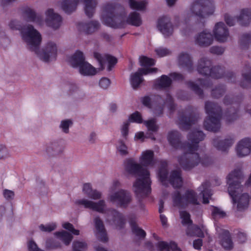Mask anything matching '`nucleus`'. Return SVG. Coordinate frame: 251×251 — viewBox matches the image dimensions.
Masks as SVG:
<instances>
[{
    "label": "nucleus",
    "instance_id": "nucleus-41",
    "mask_svg": "<svg viewBox=\"0 0 251 251\" xmlns=\"http://www.w3.org/2000/svg\"><path fill=\"white\" fill-rule=\"evenodd\" d=\"M129 222L132 233L138 238H144L146 236L145 231L137 226L134 220H130Z\"/></svg>",
    "mask_w": 251,
    "mask_h": 251
},
{
    "label": "nucleus",
    "instance_id": "nucleus-4",
    "mask_svg": "<svg viewBox=\"0 0 251 251\" xmlns=\"http://www.w3.org/2000/svg\"><path fill=\"white\" fill-rule=\"evenodd\" d=\"M121 186L122 184L119 180H113L109 188L107 200L110 202L116 203L121 207L126 208L131 201V195L126 190L118 189Z\"/></svg>",
    "mask_w": 251,
    "mask_h": 251
},
{
    "label": "nucleus",
    "instance_id": "nucleus-16",
    "mask_svg": "<svg viewBox=\"0 0 251 251\" xmlns=\"http://www.w3.org/2000/svg\"><path fill=\"white\" fill-rule=\"evenodd\" d=\"M157 71V69L156 68H153V69H139L137 72L132 74L130 75V82L132 88L136 89L140 86L144 80L142 76L143 75L155 73Z\"/></svg>",
    "mask_w": 251,
    "mask_h": 251
},
{
    "label": "nucleus",
    "instance_id": "nucleus-63",
    "mask_svg": "<svg viewBox=\"0 0 251 251\" xmlns=\"http://www.w3.org/2000/svg\"><path fill=\"white\" fill-rule=\"evenodd\" d=\"M156 248L159 251H169V243L165 241H158L156 244Z\"/></svg>",
    "mask_w": 251,
    "mask_h": 251
},
{
    "label": "nucleus",
    "instance_id": "nucleus-14",
    "mask_svg": "<svg viewBox=\"0 0 251 251\" xmlns=\"http://www.w3.org/2000/svg\"><path fill=\"white\" fill-rule=\"evenodd\" d=\"M28 22L33 23L35 25H46L54 29H57L61 25L62 19L61 17H27Z\"/></svg>",
    "mask_w": 251,
    "mask_h": 251
},
{
    "label": "nucleus",
    "instance_id": "nucleus-12",
    "mask_svg": "<svg viewBox=\"0 0 251 251\" xmlns=\"http://www.w3.org/2000/svg\"><path fill=\"white\" fill-rule=\"evenodd\" d=\"M199 130H195L190 133L188 135V142L186 144H182L180 143V135L179 133L175 130L171 131L168 133V140L170 144V145L175 148L178 149L181 148L184 151V153L181 156H180L178 158V161L179 162V159L183 158L184 155L187 153V151L185 150V147L187 146L188 144H191L192 147L193 146V144L192 142L189 140V137L190 135H193L194 138H197L198 137V134L197 133Z\"/></svg>",
    "mask_w": 251,
    "mask_h": 251
},
{
    "label": "nucleus",
    "instance_id": "nucleus-8",
    "mask_svg": "<svg viewBox=\"0 0 251 251\" xmlns=\"http://www.w3.org/2000/svg\"><path fill=\"white\" fill-rule=\"evenodd\" d=\"M197 70L200 74L205 76L210 75L215 78L222 77L225 73L224 68L220 66L211 68V61L205 58L200 60Z\"/></svg>",
    "mask_w": 251,
    "mask_h": 251
},
{
    "label": "nucleus",
    "instance_id": "nucleus-49",
    "mask_svg": "<svg viewBox=\"0 0 251 251\" xmlns=\"http://www.w3.org/2000/svg\"><path fill=\"white\" fill-rule=\"evenodd\" d=\"M186 233L190 236H196L199 237H202L204 236L203 233L201 229L197 226H195L193 227L192 231H191L190 228H188L186 231Z\"/></svg>",
    "mask_w": 251,
    "mask_h": 251
},
{
    "label": "nucleus",
    "instance_id": "nucleus-53",
    "mask_svg": "<svg viewBox=\"0 0 251 251\" xmlns=\"http://www.w3.org/2000/svg\"><path fill=\"white\" fill-rule=\"evenodd\" d=\"M11 156L10 150L4 145H0V159H5Z\"/></svg>",
    "mask_w": 251,
    "mask_h": 251
},
{
    "label": "nucleus",
    "instance_id": "nucleus-24",
    "mask_svg": "<svg viewBox=\"0 0 251 251\" xmlns=\"http://www.w3.org/2000/svg\"><path fill=\"white\" fill-rule=\"evenodd\" d=\"M235 141V138L233 136H228L223 140H220L218 138L213 140L214 146L218 150L222 151H226Z\"/></svg>",
    "mask_w": 251,
    "mask_h": 251
},
{
    "label": "nucleus",
    "instance_id": "nucleus-35",
    "mask_svg": "<svg viewBox=\"0 0 251 251\" xmlns=\"http://www.w3.org/2000/svg\"><path fill=\"white\" fill-rule=\"evenodd\" d=\"M172 79L166 75H162L154 81V87L156 89H163L169 87L172 83Z\"/></svg>",
    "mask_w": 251,
    "mask_h": 251
},
{
    "label": "nucleus",
    "instance_id": "nucleus-43",
    "mask_svg": "<svg viewBox=\"0 0 251 251\" xmlns=\"http://www.w3.org/2000/svg\"><path fill=\"white\" fill-rule=\"evenodd\" d=\"M128 1L130 7L132 9L143 11L146 9L147 2L145 0L137 1L135 0H128Z\"/></svg>",
    "mask_w": 251,
    "mask_h": 251
},
{
    "label": "nucleus",
    "instance_id": "nucleus-6",
    "mask_svg": "<svg viewBox=\"0 0 251 251\" xmlns=\"http://www.w3.org/2000/svg\"><path fill=\"white\" fill-rule=\"evenodd\" d=\"M21 33L27 48L32 51L37 52L42 41L41 35L39 32L33 25L28 24L23 26Z\"/></svg>",
    "mask_w": 251,
    "mask_h": 251
},
{
    "label": "nucleus",
    "instance_id": "nucleus-46",
    "mask_svg": "<svg viewBox=\"0 0 251 251\" xmlns=\"http://www.w3.org/2000/svg\"><path fill=\"white\" fill-rule=\"evenodd\" d=\"M180 217L181 219V223L183 226H187L188 227L192 225V221L190 219V214L185 211L180 212Z\"/></svg>",
    "mask_w": 251,
    "mask_h": 251
},
{
    "label": "nucleus",
    "instance_id": "nucleus-20",
    "mask_svg": "<svg viewBox=\"0 0 251 251\" xmlns=\"http://www.w3.org/2000/svg\"><path fill=\"white\" fill-rule=\"evenodd\" d=\"M107 220L110 224L115 225L117 229L123 228L126 223L123 216L115 209L108 211Z\"/></svg>",
    "mask_w": 251,
    "mask_h": 251
},
{
    "label": "nucleus",
    "instance_id": "nucleus-48",
    "mask_svg": "<svg viewBox=\"0 0 251 251\" xmlns=\"http://www.w3.org/2000/svg\"><path fill=\"white\" fill-rule=\"evenodd\" d=\"M87 244L79 240H75L72 244L73 251H84L87 249Z\"/></svg>",
    "mask_w": 251,
    "mask_h": 251
},
{
    "label": "nucleus",
    "instance_id": "nucleus-17",
    "mask_svg": "<svg viewBox=\"0 0 251 251\" xmlns=\"http://www.w3.org/2000/svg\"><path fill=\"white\" fill-rule=\"evenodd\" d=\"M78 205H82L85 208H89L100 213H104L106 207L105 201L103 200H100L98 202H95L85 199L79 200L76 201Z\"/></svg>",
    "mask_w": 251,
    "mask_h": 251
},
{
    "label": "nucleus",
    "instance_id": "nucleus-55",
    "mask_svg": "<svg viewBox=\"0 0 251 251\" xmlns=\"http://www.w3.org/2000/svg\"><path fill=\"white\" fill-rule=\"evenodd\" d=\"M46 247L49 250H54L61 247V244L58 241L52 239H48L46 241Z\"/></svg>",
    "mask_w": 251,
    "mask_h": 251
},
{
    "label": "nucleus",
    "instance_id": "nucleus-58",
    "mask_svg": "<svg viewBox=\"0 0 251 251\" xmlns=\"http://www.w3.org/2000/svg\"><path fill=\"white\" fill-rule=\"evenodd\" d=\"M188 86L197 95H198L201 97H202V90L201 89L200 86L198 85V84H196L193 82L190 81L188 83Z\"/></svg>",
    "mask_w": 251,
    "mask_h": 251
},
{
    "label": "nucleus",
    "instance_id": "nucleus-22",
    "mask_svg": "<svg viewBox=\"0 0 251 251\" xmlns=\"http://www.w3.org/2000/svg\"><path fill=\"white\" fill-rule=\"evenodd\" d=\"M76 26L78 30L87 34L94 33L100 27V23L96 21H90L85 23L79 22Z\"/></svg>",
    "mask_w": 251,
    "mask_h": 251
},
{
    "label": "nucleus",
    "instance_id": "nucleus-29",
    "mask_svg": "<svg viewBox=\"0 0 251 251\" xmlns=\"http://www.w3.org/2000/svg\"><path fill=\"white\" fill-rule=\"evenodd\" d=\"M45 151L49 155H56L62 152L63 147L58 142H50L46 145Z\"/></svg>",
    "mask_w": 251,
    "mask_h": 251
},
{
    "label": "nucleus",
    "instance_id": "nucleus-19",
    "mask_svg": "<svg viewBox=\"0 0 251 251\" xmlns=\"http://www.w3.org/2000/svg\"><path fill=\"white\" fill-rule=\"evenodd\" d=\"M237 155L239 157H245L251 152V138L245 137L240 140L236 147Z\"/></svg>",
    "mask_w": 251,
    "mask_h": 251
},
{
    "label": "nucleus",
    "instance_id": "nucleus-33",
    "mask_svg": "<svg viewBox=\"0 0 251 251\" xmlns=\"http://www.w3.org/2000/svg\"><path fill=\"white\" fill-rule=\"evenodd\" d=\"M79 73L84 76L94 75L97 74V70L85 60L78 68Z\"/></svg>",
    "mask_w": 251,
    "mask_h": 251
},
{
    "label": "nucleus",
    "instance_id": "nucleus-1",
    "mask_svg": "<svg viewBox=\"0 0 251 251\" xmlns=\"http://www.w3.org/2000/svg\"><path fill=\"white\" fill-rule=\"evenodd\" d=\"M244 178V175L241 167L234 169L226 177L228 194L233 202L237 204V209L239 211L247 209L250 199L247 192V187L241 184Z\"/></svg>",
    "mask_w": 251,
    "mask_h": 251
},
{
    "label": "nucleus",
    "instance_id": "nucleus-47",
    "mask_svg": "<svg viewBox=\"0 0 251 251\" xmlns=\"http://www.w3.org/2000/svg\"><path fill=\"white\" fill-rule=\"evenodd\" d=\"M140 65L145 67L144 69H150V66H153L155 64L154 59L148 58L146 56H142L140 58Z\"/></svg>",
    "mask_w": 251,
    "mask_h": 251
},
{
    "label": "nucleus",
    "instance_id": "nucleus-52",
    "mask_svg": "<svg viewBox=\"0 0 251 251\" xmlns=\"http://www.w3.org/2000/svg\"><path fill=\"white\" fill-rule=\"evenodd\" d=\"M144 124L146 125L149 131L155 132L157 130L158 126L156 124L155 119H152L144 121Z\"/></svg>",
    "mask_w": 251,
    "mask_h": 251
},
{
    "label": "nucleus",
    "instance_id": "nucleus-2",
    "mask_svg": "<svg viewBox=\"0 0 251 251\" xmlns=\"http://www.w3.org/2000/svg\"><path fill=\"white\" fill-rule=\"evenodd\" d=\"M125 172L137 177L133 183V189L137 197L142 198L151 192V180L149 171L132 158H128L124 162Z\"/></svg>",
    "mask_w": 251,
    "mask_h": 251
},
{
    "label": "nucleus",
    "instance_id": "nucleus-25",
    "mask_svg": "<svg viewBox=\"0 0 251 251\" xmlns=\"http://www.w3.org/2000/svg\"><path fill=\"white\" fill-rule=\"evenodd\" d=\"M94 223L97 238L102 242L107 241L108 237L102 220L99 217H97L94 219Z\"/></svg>",
    "mask_w": 251,
    "mask_h": 251
},
{
    "label": "nucleus",
    "instance_id": "nucleus-27",
    "mask_svg": "<svg viewBox=\"0 0 251 251\" xmlns=\"http://www.w3.org/2000/svg\"><path fill=\"white\" fill-rule=\"evenodd\" d=\"M82 191L85 196L94 200H100L102 198V193L96 189H93L90 183L83 185Z\"/></svg>",
    "mask_w": 251,
    "mask_h": 251
},
{
    "label": "nucleus",
    "instance_id": "nucleus-21",
    "mask_svg": "<svg viewBox=\"0 0 251 251\" xmlns=\"http://www.w3.org/2000/svg\"><path fill=\"white\" fill-rule=\"evenodd\" d=\"M158 29L165 37L171 35L173 32V26L168 17H161L157 24Z\"/></svg>",
    "mask_w": 251,
    "mask_h": 251
},
{
    "label": "nucleus",
    "instance_id": "nucleus-30",
    "mask_svg": "<svg viewBox=\"0 0 251 251\" xmlns=\"http://www.w3.org/2000/svg\"><path fill=\"white\" fill-rule=\"evenodd\" d=\"M153 151L151 150H146L142 152L139 160L141 164L144 166H153L154 164L153 158Z\"/></svg>",
    "mask_w": 251,
    "mask_h": 251
},
{
    "label": "nucleus",
    "instance_id": "nucleus-37",
    "mask_svg": "<svg viewBox=\"0 0 251 251\" xmlns=\"http://www.w3.org/2000/svg\"><path fill=\"white\" fill-rule=\"evenodd\" d=\"M210 184L209 182H205L199 187V191L202 194L203 197V203L206 204L209 202V199L212 195L210 189H209Z\"/></svg>",
    "mask_w": 251,
    "mask_h": 251
},
{
    "label": "nucleus",
    "instance_id": "nucleus-3",
    "mask_svg": "<svg viewBox=\"0 0 251 251\" xmlns=\"http://www.w3.org/2000/svg\"><path fill=\"white\" fill-rule=\"evenodd\" d=\"M197 133L198 134L197 138H194L193 135H190L189 139L192 142L193 146L189 144L185 147L187 153L184 155L183 158L179 159L180 165L186 170H190L200 163L206 167L212 164L214 162L213 158L210 156L204 155L200 157L198 153L195 152L198 150L199 143L204 138V134L201 131H198Z\"/></svg>",
    "mask_w": 251,
    "mask_h": 251
},
{
    "label": "nucleus",
    "instance_id": "nucleus-23",
    "mask_svg": "<svg viewBox=\"0 0 251 251\" xmlns=\"http://www.w3.org/2000/svg\"><path fill=\"white\" fill-rule=\"evenodd\" d=\"M213 41L212 35L205 31L199 33L195 37V44L203 47L210 46L212 44Z\"/></svg>",
    "mask_w": 251,
    "mask_h": 251
},
{
    "label": "nucleus",
    "instance_id": "nucleus-31",
    "mask_svg": "<svg viewBox=\"0 0 251 251\" xmlns=\"http://www.w3.org/2000/svg\"><path fill=\"white\" fill-rule=\"evenodd\" d=\"M84 60L83 53L79 50L76 51L68 58L69 63L74 68H78Z\"/></svg>",
    "mask_w": 251,
    "mask_h": 251
},
{
    "label": "nucleus",
    "instance_id": "nucleus-7",
    "mask_svg": "<svg viewBox=\"0 0 251 251\" xmlns=\"http://www.w3.org/2000/svg\"><path fill=\"white\" fill-rule=\"evenodd\" d=\"M126 20V23L134 26H139L142 21L140 17H102V23L109 26L113 28H121L124 26Z\"/></svg>",
    "mask_w": 251,
    "mask_h": 251
},
{
    "label": "nucleus",
    "instance_id": "nucleus-42",
    "mask_svg": "<svg viewBox=\"0 0 251 251\" xmlns=\"http://www.w3.org/2000/svg\"><path fill=\"white\" fill-rule=\"evenodd\" d=\"M238 117L237 111L231 106L229 110L224 115V118L227 123H230L235 120Z\"/></svg>",
    "mask_w": 251,
    "mask_h": 251
},
{
    "label": "nucleus",
    "instance_id": "nucleus-64",
    "mask_svg": "<svg viewBox=\"0 0 251 251\" xmlns=\"http://www.w3.org/2000/svg\"><path fill=\"white\" fill-rule=\"evenodd\" d=\"M110 80L106 77L101 78L99 81V86L103 89H106L110 85Z\"/></svg>",
    "mask_w": 251,
    "mask_h": 251
},
{
    "label": "nucleus",
    "instance_id": "nucleus-15",
    "mask_svg": "<svg viewBox=\"0 0 251 251\" xmlns=\"http://www.w3.org/2000/svg\"><path fill=\"white\" fill-rule=\"evenodd\" d=\"M198 119V117L195 114L191 108L182 112L178 116V124L180 128L186 130L195 124Z\"/></svg>",
    "mask_w": 251,
    "mask_h": 251
},
{
    "label": "nucleus",
    "instance_id": "nucleus-40",
    "mask_svg": "<svg viewBox=\"0 0 251 251\" xmlns=\"http://www.w3.org/2000/svg\"><path fill=\"white\" fill-rule=\"evenodd\" d=\"M54 235L66 246L70 244L73 238L71 234L65 230L56 232Z\"/></svg>",
    "mask_w": 251,
    "mask_h": 251
},
{
    "label": "nucleus",
    "instance_id": "nucleus-62",
    "mask_svg": "<svg viewBox=\"0 0 251 251\" xmlns=\"http://www.w3.org/2000/svg\"><path fill=\"white\" fill-rule=\"evenodd\" d=\"M24 26V25H22L19 21L16 20H11L9 24V26L11 29L13 30H21V31Z\"/></svg>",
    "mask_w": 251,
    "mask_h": 251
},
{
    "label": "nucleus",
    "instance_id": "nucleus-11",
    "mask_svg": "<svg viewBox=\"0 0 251 251\" xmlns=\"http://www.w3.org/2000/svg\"><path fill=\"white\" fill-rule=\"evenodd\" d=\"M173 199L174 204L178 207H185L189 204H199L197 194L192 190H187L183 195L179 192H176Z\"/></svg>",
    "mask_w": 251,
    "mask_h": 251
},
{
    "label": "nucleus",
    "instance_id": "nucleus-36",
    "mask_svg": "<svg viewBox=\"0 0 251 251\" xmlns=\"http://www.w3.org/2000/svg\"><path fill=\"white\" fill-rule=\"evenodd\" d=\"M94 56L96 58L98 59L101 65H102V62L104 60H105L108 63V66L107 68V70L110 71L112 70L113 67L117 63V60L116 58L110 56V55H105L104 56V59L103 58L101 55L99 53H95Z\"/></svg>",
    "mask_w": 251,
    "mask_h": 251
},
{
    "label": "nucleus",
    "instance_id": "nucleus-10",
    "mask_svg": "<svg viewBox=\"0 0 251 251\" xmlns=\"http://www.w3.org/2000/svg\"><path fill=\"white\" fill-rule=\"evenodd\" d=\"M190 9L194 16H211L214 13L215 6L212 0H196Z\"/></svg>",
    "mask_w": 251,
    "mask_h": 251
},
{
    "label": "nucleus",
    "instance_id": "nucleus-57",
    "mask_svg": "<svg viewBox=\"0 0 251 251\" xmlns=\"http://www.w3.org/2000/svg\"><path fill=\"white\" fill-rule=\"evenodd\" d=\"M225 92V89L223 86L216 87L212 90V95L213 97L219 98L222 96Z\"/></svg>",
    "mask_w": 251,
    "mask_h": 251
},
{
    "label": "nucleus",
    "instance_id": "nucleus-50",
    "mask_svg": "<svg viewBox=\"0 0 251 251\" xmlns=\"http://www.w3.org/2000/svg\"><path fill=\"white\" fill-rule=\"evenodd\" d=\"M72 125V121L70 119H67L62 120L61 122L59 127L63 132L68 133L69 132V127Z\"/></svg>",
    "mask_w": 251,
    "mask_h": 251
},
{
    "label": "nucleus",
    "instance_id": "nucleus-56",
    "mask_svg": "<svg viewBox=\"0 0 251 251\" xmlns=\"http://www.w3.org/2000/svg\"><path fill=\"white\" fill-rule=\"evenodd\" d=\"M163 104L164 106H167L168 107L170 112H173L175 108V105L174 103L173 99L172 96L169 94L167 95L166 100L163 102Z\"/></svg>",
    "mask_w": 251,
    "mask_h": 251
},
{
    "label": "nucleus",
    "instance_id": "nucleus-32",
    "mask_svg": "<svg viewBox=\"0 0 251 251\" xmlns=\"http://www.w3.org/2000/svg\"><path fill=\"white\" fill-rule=\"evenodd\" d=\"M221 238L220 244L225 250L230 251L233 248L234 244L228 231L223 230Z\"/></svg>",
    "mask_w": 251,
    "mask_h": 251
},
{
    "label": "nucleus",
    "instance_id": "nucleus-54",
    "mask_svg": "<svg viewBox=\"0 0 251 251\" xmlns=\"http://www.w3.org/2000/svg\"><path fill=\"white\" fill-rule=\"evenodd\" d=\"M57 227L56 224L55 223H51L47 225H41L39 227L41 231L43 232H51L56 229Z\"/></svg>",
    "mask_w": 251,
    "mask_h": 251
},
{
    "label": "nucleus",
    "instance_id": "nucleus-28",
    "mask_svg": "<svg viewBox=\"0 0 251 251\" xmlns=\"http://www.w3.org/2000/svg\"><path fill=\"white\" fill-rule=\"evenodd\" d=\"M225 21L229 26H233L237 22L240 25L247 26L251 23V17H226Z\"/></svg>",
    "mask_w": 251,
    "mask_h": 251
},
{
    "label": "nucleus",
    "instance_id": "nucleus-34",
    "mask_svg": "<svg viewBox=\"0 0 251 251\" xmlns=\"http://www.w3.org/2000/svg\"><path fill=\"white\" fill-rule=\"evenodd\" d=\"M79 0H63L61 2V8L67 14H69L75 11Z\"/></svg>",
    "mask_w": 251,
    "mask_h": 251
},
{
    "label": "nucleus",
    "instance_id": "nucleus-5",
    "mask_svg": "<svg viewBox=\"0 0 251 251\" xmlns=\"http://www.w3.org/2000/svg\"><path fill=\"white\" fill-rule=\"evenodd\" d=\"M205 110L208 118L204 122V126L209 131L216 132L220 128V120L222 117V109L216 103L206 101Z\"/></svg>",
    "mask_w": 251,
    "mask_h": 251
},
{
    "label": "nucleus",
    "instance_id": "nucleus-45",
    "mask_svg": "<svg viewBox=\"0 0 251 251\" xmlns=\"http://www.w3.org/2000/svg\"><path fill=\"white\" fill-rule=\"evenodd\" d=\"M116 149L117 152L122 156H126L128 154V148L122 140L117 142Z\"/></svg>",
    "mask_w": 251,
    "mask_h": 251
},
{
    "label": "nucleus",
    "instance_id": "nucleus-59",
    "mask_svg": "<svg viewBox=\"0 0 251 251\" xmlns=\"http://www.w3.org/2000/svg\"><path fill=\"white\" fill-rule=\"evenodd\" d=\"M155 51L156 55L159 57H164L171 53V51L163 47H159L156 49Z\"/></svg>",
    "mask_w": 251,
    "mask_h": 251
},
{
    "label": "nucleus",
    "instance_id": "nucleus-18",
    "mask_svg": "<svg viewBox=\"0 0 251 251\" xmlns=\"http://www.w3.org/2000/svg\"><path fill=\"white\" fill-rule=\"evenodd\" d=\"M213 33L216 40L221 43L226 42L230 37L228 29L222 22L215 25Z\"/></svg>",
    "mask_w": 251,
    "mask_h": 251
},
{
    "label": "nucleus",
    "instance_id": "nucleus-39",
    "mask_svg": "<svg viewBox=\"0 0 251 251\" xmlns=\"http://www.w3.org/2000/svg\"><path fill=\"white\" fill-rule=\"evenodd\" d=\"M84 3L86 16H93L97 5V0H84Z\"/></svg>",
    "mask_w": 251,
    "mask_h": 251
},
{
    "label": "nucleus",
    "instance_id": "nucleus-44",
    "mask_svg": "<svg viewBox=\"0 0 251 251\" xmlns=\"http://www.w3.org/2000/svg\"><path fill=\"white\" fill-rule=\"evenodd\" d=\"M117 6V4L115 3L107 2L103 5L102 9L106 14V16H115L114 13Z\"/></svg>",
    "mask_w": 251,
    "mask_h": 251
},
{
    "label": "nucleus",
    "instance_id": "nucleus-60",
    "mask_svg": "<svg viewBox=\"0 0 251 251\" xmlns=\"http://www.w3.org/2000/svg\"><path fill=\"white\" fill-rule=\"evenodd\" d=\"M62 226L65 229L69 230L72 234L75 235H78L79 234V230L75 229L73 225L69 223H65L62 224Z\"/></svg>",
    "mask_w": 251,
    "mask_h": 251
},
{
    "label": "nucleus",
    "instance_id": "nucleus-51",
    "mask_svg": "<svg viewBox=\"0 0 251 251\" xmlns=\"http://www.w3.org/2000/svg\"><path fill=\"white\" fill-rule=\"evenodd\" d=\"M127 122L129 123L130 122H134L141 124L143 123V119L141 114L138 111H136L129 116Z\"/></svg>",
    "mask_w": 251,
    "mask_h": 251
},
{
    "label": "nucleus",
    "instance_id": "nucleus-38",
    "mask_svg": "<svg viewBox=\"0 0 251 251\" xmlns=\"http://www.w3.org/2000/svg\"><path fill=\"white\" fill-rule=\"evenodd\" d=\"M243 80L241 82V86L243 88L251 87V68L246 66L242 74Z\"/></svg>",
    "mask_w": 251,
    "mask_h": 251
},
{
    "label": "nucleus",
    "instance_id": "nucleus-26",
    "mask_svg": "<svg viewBox=\"0 0 251 251\" xmlns=\"http://www.w3.org/2000/svg\"><path fill=\"white\" fill-rule=\"evenodd\" d=\"M179 66L187 70L190 71L193 69V61L191 55L185 52H181L178 56Z\"/></svg>",
    "mask_w": 251,
    "mask_h": 251
},
{
    "label": "nucleus",
    "instance_id": "nucleus-61",
    "mask_svg": "<svg viewBox=\"0 0 251 251\" xmlns=\"http://www.w3.org/2000/svg\"><path fill=\"white\" fill-rule=\"evenodd\" d=\"M212 214L214 218H223L226 216V213L220 208L214 207L212 209Z\"/></svg>",
    "mask_w": 251,
    "mask_h": 251
},
{
    "label": "nucleus",
    "instance_id": "nucleus-13",
    "mask_svg": "<svg viewBox=\"0 0 251 251\" xmlns=\"http://www.w3.org/2000/svg\"><path fill=\"white\" fill-rule=\"evenodd\" d=\"M57 50L56 44L54 42L49 41L46 43L42 50H40L39 47L37 52H34L41 60L48 62L55 59Z\"/></svg>",
    "mask_w": 251,
    "mask_h": 251
},
{
    "label": "nucleus",
    "instance_id": "nucleus-9",
    "mask_svg": "<svg viewBox=\"0 0 251 251\" xmlns=\"http://www.w3.org/2000/svg\"><path fill=\"white\" fill-rule=\"evenodd\" d=\"M167 163L164 161L162 163L161 168L160 169L158 176L161 182L166 184V181H168L174 188H179L182 186V179L179 171H172L169 177H167Z\"/></svg>",
    "mask_w": 251,
    "mask_h": 251
}]
</instances>
